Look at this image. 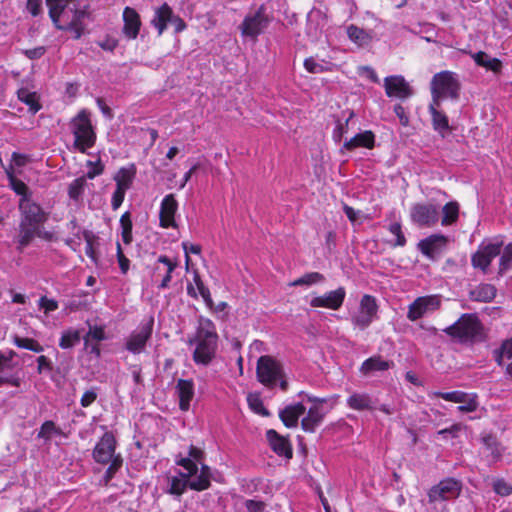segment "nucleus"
Here are the masks:
<instances>
[{
	"mask_svg": "<svg viewBox=\"0 0 512 512\" xmlns=\"http://www.w3.org/2000/svg\"><path fill=\"white\" fill-rule=\"evenodd\" d=\"M218 334L215 324L208 318L200 317L193 338L188 340L189 345H196L193 360L196 364L207 366L216 355Z\"/></svg>",
	"mask_w": 512,
	"mask_h": 512,
	"instance_id": "1",
	"label": "nucleus"
},
{
	"mask_svg": "<svg viewBox=\"0 0 512 512\" xmlns=\"http://www.w3.org/2000/svg\"><path fill=\"white\" fill-rule=\"evenodd\" d=\"M90 17L89 5L78 7V5L73 2L63 14L58 17V22L53 24L56 29L72 32L74 39H80L85 33V20L90 19Z\"/></svg>",
	"mask_w": 512,
	"mask_h": 512,
	"instance_id": "2",
	"label": "nucleus"
},
{
	"mask_svg": "<svg viewBox=\"0 0 512 512\" xmlns=\"http://www.w3.org/2000/svg\"><path fill=\"white\" fill-rule=\"evenodd\" d=\"M443 332L460 342L481 340L482 324L476 314H463L455 323L443 329Z\"/></svg>",
	"mask_w": 512,
	"mask_h": 512,
	"instance_id": "3",
	"label": "nucleus"
},
{
	"mask_svg": "<svg viewBox=\"0 0 512 512\" xmlns=\"http://www.w3.org/2000/svg\"><path fill=\"white\" fill-rule=\"evenodd\" d=\"M460 82L456 75L450 71H442L435 74L431 81L432 101L441 103L443 99L459 98Z\"/></svg>",
	"mask_w": 512,
	"mask_h": 512,
	"instance_id": "4",
	"label": "nucleus"
},
{
	"mask_svg": "<svg viewBox=\"0 0 512 512\" xmlns=\"http://www.w3.org/2000/svg\"><path fill=\"white\" fill-rule=\"evenodd\" d=\"M71 130L75 137V146L81 151L95 144L96 134L90 120V113L83 109L71 120Z\"/></svg>",
	"mask_w": 512,
	"mask_h": 512,
	"instance_id": "5",
	"label": "nucleus"
},
{
	"mask_svg": "<svg viewBox=\"0 0 512 512\" xmlns=\"http://www.w3.org/2000/svg\"><path fill=\"white\" fill-rule=\"evenodd\" d=\"M257 380L268 388L277 385L278 380L284 377L282 364L269 355L261 356L256 366Z\"/></svg>",
	"mask_w": 512,
	"mask_h": 512,
	"instance_id": "6",
	"label": "nucleus"
},
{
	"mask_svg": "<svg viewBox=\"0 0 512 512\" xmlns=\"http://www.w3.org/2000/svg\"><path fill=\"white\" fill-rule=\"evenodd\" d=\"M270 23V18L266 13V8L261 5L254 13L245 16L239 26L241 34L245 37L256 39L262 34Z\"/></svg>",
	"mask_w": 512,
	"mask_h": 512,
	"instance_id": "7",
	"label": "nucleus"
},
{
	"mask_svg": "<svg viewBox=\"0 0 512 512\" xmlns=\"http://www.w3.org/2000/svg\"><path fill=\"white\" fill-rule=\"evenodd\" d=\"M462 491V482L458 479L448 477L434 485L428 492L430 503L449 501L459 497Z\"/></svg>",
	"mask_w": 512,
	"mask_h": 512,
	"instance_id": "8",
	"label": "nucleus"
},
{
	"mask_svg": "<svg viewBox=\"0 0 512 512\" xmlns=\"http://www.w3.org/2000/svg\"><path fill=\"white\" fill-rule=\"evenodd\" d=\"M502 246V241L482 242L471 257L472 266L481 269L483 273H487L492 260L501 254Z\"/></svg>",
	"mask_w": 512,
	"mask_h": 512,
	"instance_id": "9",
	"label": "nucleus"
},
{
	"mask_svg": "<svg viewBox=\"0 0 512 512\" xmlns=\"http://www.w3.org/2000/svg\"><path fill=\"white\" fill-rule=\"evenodd\" d=\"M410 218L419 227H433L439 220V207L432 203H416L411 207Z\"/></svg>",
	"mask_w": 512,
	"mask_h": 512,
	"instance_id": "10",
	"label": "nucleus"
},
{
	"mask_svg": "<svg viewBox=\"0 0 512 512\" xmlns=\"http://www.w3.org/2000/svg\"><path fill=\"white\" fill-rule=\"evenodd\" d=\"M377 311L378 305L375 297L365 294L360 301L357 314L352 317V323L359 329L364 330L376 318Z\"/></svg>",
	"mask_w": 512,
	"mask_h": 512,
	"instance_id": "11",
	"label": "nucleus"
},
{
	"mask_svg": "<svg viewBox=\"0 0 512 512\" xmlns=\"http://www.w3.org/2000/svg\"><path fill=\"white\" fill-rule=\"evenodd\" d=\"M154 320L150 318L146 323L133 331L126 340L125 348L133 353L140 354L145 351L146 344L152 336Z\"/></svg>",
	"mask_w": 512,
	"mask_h": 512,
	"instance_id": "12",
	"label": "nucleus"
},
{
	"mask_svg": "<svg viewBox=\"0 0 512 512\" xmlns=\"http://www.w3.org/2000/svg\"><path fill=\"white\" fill-rule=\"evenodd\" d=\"M19 210L21 212L20 222L41 227L48 219V214L31 198H20Z\"/></svg>",
	"mask_w": 512,
	"mask_h": 512,
	"instance_id": "13",
	"label": "nucleus"
},
{
	"mask_svg": "<svg viewBox=\"0 0 512 512\" xmlns=\"http://www.w3.org/2000/svg\"><path fill=\"white\" fill-rule=\"evenodd\" d=\"M440 304L441 301L437 295L418 297L409 305L407 318L410 321H416L426 313L437 310L440 307Z\"/></svg>",
	"mask_w": 512,
	"mask_h": 512,
	"instance_id": "14",
	"label": "nucleus"
},
{
	"mask_svg": "<svg viewBox=\"0 0 512 512\" xmlns=\"http://www.w3.org/2000/svg\"><path fill=\"white\" fill-rule=\"evenodd\" d=\"M116 440L111 432H105L93 450V459L100 464H107L113 459Z\"/></svg>",
	"mask_w": 512,
	"mask_h": 512,
	"instance_id": "15",
	"label": "nucleus"
},
{
	"mask_svg": "<svg viewBox=\"0 0 512 512\" xmlns=\"http://www.w3.org/2000/svg\"><path fill=\"white\" fill-rule=\"evenodd\" d=\"M346 291L344 287L329 291L323 295L315 296L310 300V306L313 308H328L338 310L345 300Z\"/></svg>",
	"mask_w": 512,
	"mask_h": 512,
	"instance_id": "16",
	"label": "nucleus"
},
{
	"mask_svg": "<svg viewBox=\"0 0 512 512\" xmlns=\"http://www.w3.org/2000/svg\"><path fill=\"white\" fill-rule=\"evenodd\" d=\"M384 88L388 97L407 99L414 93L409 83L401 75L388 76L384 79Z\"/></svg>",
	"mask_w": 512,
	"mask_h": 512,
	"instance_id": "17",
	"label": "nucleus"
},
{
	"mask_svg": "<svg viewBox=\"0 0 512 512\" xmlns=\"http://www.w3.org/2000/svg\"><path fill=\"white\" fill-rule=\"evenodd\" d=\"M178 210V202L174 194L166 195L160 204L159 224L162 228H176L175 214Z\"/></svg>",
	"mask_w": 512,
	"mask_h": 512,
	"instance_id": "18",
	"label": "nucleus"
},
{
	"mask_svg": "<svg viewBox=\"0 0 512 512\" xmlns=\"http://www.w3.org/2000/svg\"><path fill=\"white\" fill-rule=\"evenodd\" d=\"M266 438L269 442L271 449L279 456H284L288 459L292 458L293 451L288 438L280 435L273 429L266 432Z\"/></svg>",
	"mask_w": 512,
	"mask_h": 512,
	"instance_id": "19",
	"label": "nucleus"
},
{
	"mask_svg": "<svg viewBox=\"0 0 512 512\" xmlns=\"http://www.w3.org/2000/svg\"><path fill=\"white\" fill-rule=\"evenodd\" d=\"M123 21V34L128 39H136L141 27V20L137 11L131 7H126L123 11Z\"/></svg>",
	"mask_w": 512,
	"mask_h": 512,
	"instance_id": "20",
	"label": "nucleus"
},
{
	"mask_svg": "<svg viewBox=\"0 0 512 512\" xmlns=\"http://www.w3.org/2000/svg\"><path fill=\"white\" fill-rule=\"evenodd\" d=\"M305 411L306 408L301 402L290 404L279 411V418L287 428H295Z\"/></svg>",
	"mask_w": 512,
	"mask_h": 512,
	"instance_id": "21",
	"label": "nucleus"
},
{
	"mask_svg": "<svg viewBox=\"0 0 512 512\" xmlns=\"http://www.w3.org/2000/svg\"><path fill=\"white\" fill-rule=\"evenodd\" d=\"M447 243V237L441 234L431 235L418 243L421 253L428 258H433Z\"/></svg>",
	"mask_w": 512,
	"mask_h": 512,
	"instance_id": "22",
	"label": "nucleus"
},
{
	"mask_svg": "<svg viewBox=\"0 0 512 512\" xmlns=\"http://www.w3.org/2000/svg\"><path fill=\"white\" fill-rule=\"evenodd\" d=\"M16 356V352L9 350L7 352H0V387L3 385H11L18 387L20 380L12 375H5V370L10 369L11 361Z\"/></svg>",
	"mask_w": 512,
	"mask_h": 512,
	"instance_id": "23",
	"label": "nucleus"
},
{
	"mask_svg": "<svg viewBox=\"0 0 512 512\" xmlns=\"http://www.w3.org/2000/svg\"><path fill=\"white\" fill-rule=\"evenodd\" d=\"M441 103L431 101L428 107V111L431 115L433 129L444 136V132L450 130L448 117L439 110Z\"/></svg>",
	"mask_w": 512,
	"mask_h": 512,
	"instance_id": "24",
	"label": "nucleus"
},
{
	"mask_svg": "<svg viewBox=\"0 0 512 512\" xmlns=\"http://www.w3.org/2000/svg\"><path fill=\"white\" fill-rule=\"evenodd\" d=\"M179 397V407L182 411L189 410L190 402L194 396V383L192 380L179 379L176 384Z\"/></svg>",
	"mask_w": 512,
	"mask_h": 512,
	"instance_id": "25",
	"label": "nucleus"
},
{
	"mask_svg": "<svg viewBox=\"0 0 512 512\" xmlns=\"http://www.w3.org/2000/svg\"><path fill=\"white\" fill-rule=\"evenodd\" d=\"M470 56L478 66L485 68L487 71H492L495 74L501 73L503 64L500 59L491 57L484 51L470 53Z\"/></svg>",
	"mask_w": 512,
	"mask_h": 512,
	"instance_id": "26",
	"label": "nucleus"
},
{
	"mask_svg": "<svg viewBox=\"0 0 512 512\" xmlns=\"http://www.w3.org/2000/svg\"><path fill=\"white\" fill-rule=\"evenodd\" d=\"M497 289L494 285L481 283L469 291V298L472 301L489 303L494 300Z\"/></svg>",
	"mask_w": 512,
	"mask_h": 512,
	"instance_id": "27",
	"label": "nucleus"
},
{
	"mask_svg": "<svg viewBox=\"0 0 512 512\" xmlns=\"http://www.w3.org/2000/svg\"><path fill=\"white\" fill-rule=\"evenodd\" d=\"M375 144V135L372 131H364L356 134L351 139L347 140L343 144V149L348 151H352L358 147H364L367 149H372Z\"/></svg>",
	"mask_w": 512,
	"mask_h": 512,
	"instance_id": "28",
	"label": "nucleus"
},
{
	"mask_svg": "<svg viewBox=\"0 0 512 512\" xmlns=\"http://www.w3.org/2000/svg\"><path fill=\"white\" fill-rule=\"evenodd\" d=\"M325 413L322 409L314 405L309 408L307 415L301 420V427L305 432L313 433L322 423Z\"/></svg>",
	"mask_w": 512,
	"mask_h": 512,
	"instance_id": "29",
	"label": "nucleus"
},
{
	"mask_svg": "<svg viewBox=\"0 0 512 512\" xmlns=\"http://www.w3.org/2000/svg\"><path fill=\"white\" fill-rule=\"evenodd\" d=\"M173 19V11L171 7L164 3L156 9L151 24L158 30V35H162L167 28V24Z\"/></svg>",
	"mask_w": 512,
	"mask_h": 512,
	"instance_id": "30",
	"label": "nucleus"
},
{
	"mask_svg": "<svg viewBox=\"0 0 512 512\" xmlns=\"http://www.w3.org/2000/svg\"><path fill=\"white\" fill-rule=\"evenodd\" d=\"M347 405L357 411L373 410L375 401L367 393H353L347 398Z\"/></svg>",
	"mask_w": 512,
	"mask_h": 512,
	"instance_id": "31",
	"label": "nucleus"
},
{
	"mask_svg": "<svg viewBox=\"0 0 512 512\" xmlns=\"http://www.w3.org/2000/svg\"><path fill=\"white\" fill-rule=\"evenodd\" d=\"M394 366L392 361L384 360L381 356H372L366 359L361 367L360 371L363 374H369L376 371H387Z\"/></svg>",
	"mask_w": 512,
	"mask_h": 512,
	"instance_id": "32",
	"label": "nucleus"
},
{
	"mask_svg": "<svg viewBox=\"0 0 512 512\" xmlns=\"http://www.w3.org/2000/svg\"><path fill=\"white\" fill-rule=\"evenodd\" d=\"M39 226L27 224L24 222L19 223V235L17 237V250L22 252L25 247H27L34 237L37 235V230Z\"/></svg>",
	"mask_w": 512,
	"mask_h": 512,
	"instance_id": "33",
	"label": "nucleus"
},
{
	"mask_svg": "<svg viewBox=\"0 0 512 512\" xmlns=\"http://www.w3.org/2000/svg\"><path fill=\"white\" fill-rule=\"evenodd\" d=\"M348 38L359 47L368 46L372 41V36L366 30L351 24L347 27Z\"/></svg>",
	"mask_w": 512,
	"mask_h": 512,
	"instance_id": "34",
	"label": "nucleus"
},
{
	"mask_svg": "<svg viewBox=\"0 0 512 512\" xmlns=\"http://www.w3.org/2000/svg\"><path fill=\"white\" fill-rule=\"evenodd\" d=\"M136 175V168L134 165L129 167H122L114 176L116 186L128 190L131 188L133 180Z\"/></svg>",
	"mask_w": 512,
	"mask_h": 512,
	"instance_id": "35",
	"label": "nucleus"
},
{
	"mask_svg": "<svg viewBox=\"0 0 512 512\" xmlns=\"http://www.w3.org/2000/svg\"><path fill=\"white\" fill-rule=\"evenodd\" d=\"M6 175L9 180V186L17 195H20L21 198H31L28 186L15 177L12 166L6 169Z\"/></svg>",
	"mask_w": 512,
	"mask_h": 512,
	"instance_id": "36",
	"label": "nucleus"
},
{
	"mask_svg": "<svg viewBox=\"0 0 512 512\" xmlns=\"http://www.w3.org/2000/svg\"><path fill=\"white\" fill-rule=\"evenodd\" d=\"M459 217V204L456 201L446 203L442 208L441 224L450 226L457 222Z\"/></svg>",
	"mask_w": 512,
	"mask_h": 512,
	"instance_id": "37",
	"label": "nucleus"
},
{
	"mask_svg": "<svg viewBox=\"0 0 512 512\" xmlns=\"http://www.w3.org/2000/svg\"><path fill=\"white\" fill-rule=\"evenodd\" d=\"M482 443L485 446L486 451L488 452L487 457L490 458V461H497L500 459L502 455V448L500 443L493 435H485L482 437Z\"/></svg>",
	"mask_w": 512,
	"mask_h": 512,
	"instance_id": "38",
	"label": "nucleus"
},
{
	"mask_svg": "<svg viewBox=\"0 0 512 512\" xmlns=\"http://www.w3.org/2000/svg\"><path fill=\"white\" fill-rule=\"evenodd\" d=\"M75 0H46L49 8V17L53 23L58 22V17L73 3Z\"/></svg>",
	"mask_w": 512,
	"mask_h": 512,
	"instance_id": "39",
	"label": "nucleus"
},
{
	"mask_svg": "<svg viewBox=\"0 0 512 512\" xmlns=\"http://www.w3.org/2000/svg\"><path fill=\"white\" fill-rule=\"evenodd\" d=\"M61 434V429L52 420H46L42 423L40 429L38 430L36 438L43 440L45 443H48L51 441L53 436H58Z\"/></svg>",
	"mask_w": 512,
	"mask_h": 512,
	"instance_id": "40",
	"label": "nucleus"
},
{
	"mask_svg": "<svg viewBox=\"0 0 512 512\" xmlns=\"http://www.w3.org/2000/svg\"><path fill=\"white\" fill-rule=\"evenodd\" d=\"M81 340V334L79 330L68 329L62 332L59 340V346L62 349H70L77 345Z\"/></svg>",
	"mask_w": 512,
	"mask_h": 512,
	"instance_id": "41",
	"label": "nucleus"
},
{
	"mask_svg": "<svg viewBox=\"0 0 512 512\" xmlns=\"http://www.w3.org/2000/svg\"><path fill=\"white\" fill-rule=\"evenodd\" d=\"M13 343L18 348L27 349V350L33 351L35 353H41L44 350L43 346L37 340H35L33 338H23L18 335H14Z\"/></svg>",
	"mask_w": 512,
	"mask_h": 512,
	"instance_id": "42",
	"label": "nucleus"
},
{
	"mask_svg": "<svg viewBox=\"0 0 512 512\" xmlns=\"http://www.w3.org/2000/svg\"><path fill=\"white\" fill-rule=\"evenodd\" d=\"M19 100L24 102L29 106V110L35 114L41 108L40 104L36 99V94L34 92H30L28 89L21 88L17 92Z\"/></svg>",
	"mask_w": 512,
	"mask_h": 512,
	"instance_id": "43",
	"label": "nucleus"
},
{
	"mask_svg": "<svg viewBox=\"0 0 512 512\" xmlns=\"http://www.w3.org/2000/svg\"><path fill=\"white\" fill-rule=\"evenodd\" d=\"M120 226H121V236L122 241L128 245L132 242V220L131 214L129 212H125L122 214L120 218Z\"/></svg>",
	"mask_w": 512,
	"mask_h": 512,
	"instance_id": "44",
	"label": "nucleus"
},
{
	"mask_svg": "<svg viewBox=\"0 0 512 512\" xmlns=\"http://www.w3.org/2000/svg\"><path fill=\"white\" fill-rule=\"evenodd\" d=\"M325 281V277L323 274L319 272H309L304 274L303 276L294 280L290 285L291 286H303V285H313L322 283Z\"/></svg>",
	"mask_w": 512,
	"mask_h": 512,
	"instance_id": "45",
	"label": "nucleus"
},
{
	"mask_svg": "<svg viewBox=\"0 0 512 512\" xmlns=\"http://www.w3.org/2000/svg\"><path fill=\"white\" fill-rule=\"evenodd\" d=\"M86 184L85 177H79L73 180L68 187L69 197L74 201H78L84 193Z\"/></svg>",
	"mask_w": 512,
	"mask_h": 512,
	"instance_id": "46",
	"label": "nucleus"
},
{
	"mask_svg": "<svg viewBox=\"0 0 512 512\" xmlns=\"http://www.w3.org/2000/svg\"><path fill=\"white\" fill-rule=\"evenodd\" d=\"M106 339L105 331L102 326H90L89 331L83 337L85 348H89L92 341L100 342Z\"/></svg>",
	"mask_w": 512,
	"mask_h": 512,
	"instance_id": "47",
	"label": "nucleus"
},
{
	"mask_svg": "<svg viewBox=\"0 0 512 512\" xmlns=\"http://www.w3.org/2000/svg\"><path fill=\"white\" fill-rule=\"evenodd\" d=\"M188 478H178V477H172L169 479L170 486L167 490V492L171 495L181 496L187 487H189L188 484Z\"/></svg>",
	"mask_w": 512,
	"mask_h": 512,
	"instance_id": "48",
	"label": "nucleus"
},
{
	"mask_svg": "<svg viewBox=\"0 0 512 512\" xmlns=\"http://www.w3.org/2000/svg\"><path fill=\"white\" fill-rule=\"evenodd\" d=\"M194 282L197 286V289L202 296L206 306L210 309L213 308L214 302L211 298V294L209 289L204 285L203 281L201 280V277L197 271L194 272Z\"/></svg>",
	"mask_w": 512,
	"mask_h": 512,
	"instance_id": "49",
	"label": "nucleus"
},
{
	"mask_svg": "<svg viewBox=\"0 0 512 512\" xmlns=\"http://www.w3.org/2000/svg\"><path fill=\"white\" fill-rule=\"evenodd\" d=\"M110 465L105 471L103 476V480L105 484H108L115 476L117 471L122 467L123 459L120 454L116 455L113 459L110 460Z\"/></svg>",
	"mask_w": 512,
	"mask_h": 512,
	"instance_id": "50",
	"label": "nucleus"
},
{
	"mask_svg": "<svg viewBox=\"0 0 512 512\" xmlns=\"http://www.w3.org/2000/svg\"><path fill=\"white\" fill-rule=\"evenodd\" d=\"M504 359H512V338L503 342L500 350L495 352V360L498 365H504Z\"/></svg>",
	"mask_w": 512,
	"mask_h": 512,
	"instance_id": "51",
	"label": "nucleus"
},
{
	"mask_svg": "<svg viewBox=\"0 0 512 512\" xmlns=\"http://www.w3.org/2000/svg\"><path fill=\"white\" fill-rule=\"evenodd\" d=\"M176 464L182 466L184 469L188 471V473L180 472V476L183 478H189L192 475H195L198 471V466L194 460L190 457H181L176 460Z\"/></svg>",
	"mask_w": 512,
	"mask_h": 512,
	"instance_id": "52",
	"label": "nucleus"
},
{
	"mask_svg": "<svg viewBox=\"0 0 512 512\" xmlns=\"http://www.w3.org/2000/svg\"><path fill=\"white\" fill-rule=\"evenodd\" d=\"M512 264V243H509L503 250L499 260V275H503Z\"/></svg>",
	"mask_w": 512,
	"mask_h": 512,
	"instance_id": "53",
	"label": "nucleus"
},
{
	"mask_svg": "<svg viewBox=\"0 0 512 512\" xmlns=\"http://www.w3.org/2000/svg\"><path fill=\"white\" fill-rule=\"evenodd\" d=\"M436 397L442 398L446 401L460 403L465 402L467 398V393L463 391H452V392H435Z\"/></svg>",
	"mask_w": 512,
	"mask_h": 512,
	"instance_id": "54",
	"label": "nucleus"
},
{
	"mask_svg": "<svg viewBox=\"0 0 512 512\" xmlns=\"http://www.w3.org/2000/svg\"><path fill=\"white\" fill-rule=\"evenodd\" d=\"M189 488L195 491H203L210 487L211 481L208 476L198 475L194 480L188 481Z\"/></svg>",
	"mask_w": 512,
	"mask_h": 512,
	"instance_id": "55",
	"label": "nucleus"
},
{
	"mask_svg": "<svg viewBox=\"0 0 512 512\" xmlns=\"http://www.w3.org/2000/svg\"><path fill=\"white\" fill-rule=\"evenodd\" d=\"M388 230L396 237L394 246H404L406 244V238L402 232L401 224L399 222L391 223Z\"/></svg>",
	"mask_w": 512,
	"mask_h": 512,
	"instance_id": "56",
	"label": "nucleus"
},
{
	"mask_svg": "<svg viewBox=\"0 0 512 512\" xmlns=\"http://www.w3.org/2000/svg\"><path fill=\"white\" fill-rule=\"evenodd\" d=\"M495 493L500 496H509L512 494V486L503 479H497L493 483Z\"/></svg>",
	"mask_w": 512,
	"mask_h": 512,
	"instance_id": "57",
	"label": "nucleus"
},
{
	"mask_svg": "<svg viewBox=\"0 0 512 512\" xmlns=\"http://www.w3.org/2000/svg\"><path fill=\"white\" fill-rule=\"evenodd\" d=\"M87 165L89 167V170L84 176L85 179H94L96 176L101 175L103 173L104 166L100 162V160H98L97 162L88 161Z\"/></svg>",
	"mask_w": 512,
	"mask_h": 512,
	"instance_id": "58",
	"label": "nucleus"
},
{
	"mask_svg": "<svg viewBox=\"0 0 512 512\" xmlns=\"http://www.w3.org/2000/svg\"><path fill=\"white\" fill-rule=\"evenodd\" d=\"M460 404L461 405L457 407V409L460 412H463V413L474 412L478 407L476 395L470 396L469 394H467L466 401L460 402Z\"/></svg>",
	"mask_w": 512,
	"mask_h": 512,
	"instance_id": "59",
	"label": "nucleus"
},
{
	"mask_svg": "<svg viewBox=\"0 0 512 512\" xmlns=\"http://www.w3.org/2000/svg\"><path fill=\"white\" fill-rule=\"evenodd\" d=\"M117 260L120 270L123 274H126L129 270L130 260L124 255L123 250L119 242H117Z\"/></svg>",
	"mask_w": 512,
	"mask_h": 512,
	"instance_id": "60",
	"label": "nucleus"
},
{
	"mask_svg": "<svg viewBox=\"0 0 512 512\" xmlns=\"http://www.w3.org/2000/svg\"><path fill=\"white\" fill-rule=\"evenodd\" d=\"M304 67L305 69L313 74L322 73L325 71V68L322 64L316 62V60L313 57H309L305 59L304 61Z\"/></svg>",
	"mask_w": 512,
	"mask_h": 512,
	"instance_id": "61",
	"label": "nucleus"
},
{
	"mask_svg": "<svg viewBox=\"0 0 512 512\" xmlns=\"http://www.w3.org/2000/svg\"><path fill=\"white\" fill-rule=\"evenodd\" d=\"M126 191L127 190L116 186V190L114 191V193L112 195V201H111V206H112L113 210H117L121 206V204L124 201Z\"/></svg>",
	"mask_w": 512,
	"mask_h": 512,
	"instance_id": "62",
	"label": "nucleus"
},
{
	"mask_svg": "<svg viewBox=\"0 0 512 512\" xmlns=\"http://www.w3.org/2000/svg\"><path fill=\"white\" fill-rule=\"evenodd\" d=\"M39 307L44 309L45 313L55 311L58 308V303L54 299H48L46 296H42L39 299Z\"/></svg>",
	"mask_w": 512,
	"mask_h": 512,
	"instance_id": "63",
	"label": "nucleus"
},
{
	"mask_svg": "<svg viewBox=\"0 0 512 512\" xmlns=\"http://www.w3.org/2000/svg\"><path fill=\"white\" fill-rule=\"evenodd\" d=\"M245 507L248 512H264L266 504L263 501L248 499L245 501Z\"/></svg>",
	"mask_w": 512,
	"mask_h": 512,
	"instance_id": "64",
	"label": "nucleus"
}]
</instances>
